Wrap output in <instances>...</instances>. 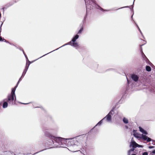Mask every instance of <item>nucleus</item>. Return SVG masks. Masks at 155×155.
Here are the masks:
<instances>
[{"mask_svg": "<svg viewBox=\"0 0 155 155\" xmlns=\"http://www.w3.org/2000/svg\"><path fill=\"white\" fill-rule=\"evenodd\" d=\"M44 134L45 136L51 140L53 144L55 143L53 141V140L56 144H55V145L57 147H64V144L66 143V140L71 139V138L65 139L60 137H56L52 135L48 131L45 130L44 131Z\"/></svg>", "mask_w": 155, "mask_h": 155, "instance_id": "f257e3e1", "label": "nucleus"}, {"mask_svg": "<svg viewBox=\"0 0 155 155\" xmlns=\"http://www.w3.org/2000/svg\"><path fill=\"white\" fill-rule=\"evenodd\" d=\"M17 87V85L14 88H12L11 94L8 96L7 101L9 104H13L14 103V102H15L16 97L15 92Z\"/></svg>", "mask_w": 155, "mask_h": 155, "instance_id": "f03ea898", "label": "nucleus"}, {"mask_svg": "<svg viewBox=\"0 0 155 155\" xmlns=\"http://www.w3.org/2000/svg\"><path fill=\"white\" fill-rule=\"evenodd\" d=\"M86 3V7L87 9L92 8V7H95L97 9H99L102 11H107V10H104L103 9L101 8L100 6L97 5L98 7H97L96 5L95 1L94 0H84Z\"/></svg>", "mask_w": 155, "mask_h": 155, "instance_id": "7ed1b4c3", "label": "nucleus"}, {"mask_svg": "<svg viewBox=\"0 0 155 155\" xmlns=\"http://www.w3.org/2000/svg\"><path fill=\"white\" fill-rule=\"evenodd\" d=\"M134 136L137 138H142L144 140H147V142L151 141V139L146 135L143 134L141 135V137L138 136L136 134H134Z\"/></svg>", "mask_w": 155, "mask_h": 155, "instance_id": "20e7f679", "label": "nucleus"}, {"mask_svg": "<svg viewBox=\"0 0 155 155\" xmlns=\"http://www.w3.org/2000/svg\"><path fill=\"white\" fill-rule=\"evenodd\" d=\"M113 112V110H111L108 114L103 119H106V120L108 122H111V116L113 115L112 112Z\"/></svg>", "mask_w": 155, "mask_h": 155, "instance_id": "39448f33", "label": "nucleus"}, {"mask_svg": "<svg viewBox=\"0 0 155 155\" xmlns=\"http://www.w3.org/2000/svg\"><path fill=\"white\" fill-rule=\"evenodd\" d=\"M70 45L76 48L80 47L78 43L75 42H72V41H70L68 43L64 45Z\"/></svg>", "mask_w": 155, "mask_h": 155, "instance_id": "423d86ee", "label": "nucleus"}, {"mask_svg": "<svg viewBox=\"0 0 155 155\" xmlns=\"http://www.w3.org/2000/svg\"><path fill=\"white\" fill-rule=\"evenodd\" d=\"M131 78L134 81L137 82L139 79V77L137 75L133 74L131 75Z\"/></svg>", "mask_w": 155, "mask_h": 155, "instance_id": "0eeeda50", "label": "nucleus"}, {"mask_svg": "<svg viewBox=\"0 0 155 155\" xmlns=\"http://www.w3.org/2000/svg\"><path fill=\"white\" fill-rule=\"evenodd\" d=\"M132 141L130 143V147L132 146L133 148H135L137 147L138 144L135 141H132Z\"/></svg>", "mask_w": 155, "mask_h": 155, "instance_id": "6e6552de", "label": "nucleus"}, {"mask_svg": "<svg viewBox=\"0 0 155 155\" xmlns=\"http://www.w3.org/2000/svg\"><path fill=\"white\" fill-rule=\"evenodd\" d=\"M139 130L143 134H147V132L144 130L143 128H142L140 127H139Z\"/></svg>", "mask_w": 155, "mask_h": 155, "instance_id": "1a4fd4ad", "label": "nucleus"}, {"mask_svg": "<svg viewBox=\"0 0 155 155\" xmlns=\"http://www.w3.org/2000/svg\"><path fill=\"white\" fill-rule=\"evenodd\" d=\"M77 139V138L75 139H74V140H73V141L74 142V147H75L76 145L78 146H79V144H80V143H79L78 142V140Z\"/></svg>", "mask_w": 155, "mask_h": 155, "instance_id": "9d476101", "label": "nucleus"}, {"mask_svg": "<svg viewBox=\"0 0 155 155\" xmlns=\"http://www.w3.org/2000/svg\"><path fill=\"white\" fill-rule=\"evenodd\" d=\"M79 36L78 35H76L72 38V41H72V42H75L76 40L79 38Z\"/></svg>", "mask_w": 155, "mask_h": 155, "instance_id": "9b49d317", "label": "nucleus"}, {"mask_svg": "<svg viewBox=\"0 0 155 155\" xmlns=\"http://www.w3.org/2000/svg\"><path fill=\"white\" fill-rule=\"evenodd\" d=\"M8 104L6 101H4L3 104V108H6L7 107Z\"/></svg>", "mask_w": 155, "mask_h": 155, "instance_id": "f8f14e48", "label": "nucleus"}, {"mask_svg": "<svg viewBox=\"0 0 155 155\" xmlns=\"http://www.w3.org/2000/svg\"><path fill=\"white\" fill-rule=\"evenodd\" d=\"M123 121L125 124H127L128 123V119L125 117H124L123 118Z\"/></svg>", "mask_w": 155, "mask_h": 155, "instance_id": "ddd939ff", "label": "nucleus"}, {"mask_svg": "<svg viewBox=\"0 0 155 155\" xmlns=\"http://www.w3.org/2000/svg\"><path fill=\"white\" fill-rule=\"evenodd\" d=\"M146 70L148 71H150L151 70V68L149 66H146Z\"/></svg>", "mask_w": 155, "mask_h": 155, "instance_id": "4468645a", "label": "nucleus"}, {"mask_svg": "<svg viewBox=\"0 0 155 155\" xmlns=\"http://www.w3.org/2000/svg\"><path fill=\"white\" fill-rule=\"evenodd\" d=\"M27 71H26V70H24L23 72V73H22V75L21 76V77H24V75H25V74L26 73V72H27Z\"/></svg>", "mask_w": 155, "mask_h": 155, "instance_id": "2eb2a0df", "label": "nucleus"}, {"mask_svg": "<svg viewBox=\"0 0 155 155\" xmlns=\"http://www.w3.org/2000/svg\"><path fill=\"white\" fill-rule=\"evenodd\" d=\"M134 148H133L132 149H130L129 151H128V153H130V152H133V151L134 150Z\"/></svg>", "mask_w": 155, "mask_h": 155, "instance_id": "dca6fc26", "label": "nucleus"}, {"mask_svg": "<svg viewBox=\"0 0 155 155\" xmlns=\"http://www.w3.org/2000/svg\"><path fill=\"white\" fill-rule=\"evenodd\" d=\"M82 30H83V28H82L79 30V31H78V34H79L81 33V32H82Z\"/></svg>", "mask_w": 155, "mask_h": 155, "instance_id": "f3484780", "label": "nucleus"}, {"mask_svg": "<svg viewBox=\"0 0 155 155\" xmlns=\"http://www.w3.org/2000/svg\"><path fill=\"white\" fill-rule=\"evenodd\" d=\"M30 64V63H29V64H28V66H26V67L25 68V70H26V71H27V70H28V68Z\"/></svg>", "mask_w": 155, "mask_h": 155, "instance_id": "a211bd4d", "label": "nucleus"}, {"mask_svg": "<svg viewBox=\"0 0 155 155\" xmlns=\"http://www.w3.org/2000/svg\"><path fill=\"white\" fill-rule=\"evenodd\" d=\"M142 155H148V153L147 152H144L143 153Z\"/></svg>", "mask_w": 155, "mask_h": 155, "instance_id": "6ab92c4d", "label": "nucleus"}, {"mask_svg": "<svg viewBox=\"0 0 155 155\" xmlns=\"http://www.w3.org/2000/svg\"><path fill=\"white\" fill-rule=\"evenodd\" d=\"M136 25L137 26V28H138V30H139V31L140 32V33L141 34V35H142V32H141V30H140V28H139V27H138V26L136 24Z\"/></svg>", "mask_w": 155, "mask_h": 155, "instance_id": "aec40b11", "label": "nucleus"}, {"mask_svg": "<svg viewBox=\"0 0 155 155\" xmlns=\"http://www.w3.org/2000/svg\"><path fill=\"white\" fill-rule=\"evenodd\" d=\"M4 40H5V41L6 40L5 39H2V38L0 36V41H4Z\"/></svg>", "mask_w": 155, "mask_h": 155, "instance_id": "412c9836", "label": "nucleus"}, {"mask_svg": "<svg viewBox=\"0 0 155 155\" xmlns=\"http://www.w3.org/2000/svg\"><path fill=\"white\" fill-rule=\"evenodd\" d=\"M137 147L142 148L143 147V146L141 145L138 144Z\"/></svg>", "mask_w": 155, "mask_h": 155, "instance_id": "4be33fe9", "label": "nucleus"}, {"mask_svg": "<svg viewBox=\"0 0 155 155\" xmlns=\"http://www.w3.org/2000/svg\"><path fill=\"white\" fill-rule=\"evenodd\" d=\"M3 24V23H2L1 26H0V32H1V31H2V25Z\"/></svg>", "mask_w": 155, "mask_h": 155, "instance_id": "5701e85b", "label": "nucleus"}, {"mask_svg": "<svg viewBox=\"0 0 155 155\" xmlns=\"http://www.w3.org/2000/svg\"><path fill=\"white\" fill-rule=\"evenodd\" d=\"M101 125V124L100 123H99V122L94 127H95L97 126V125Z\"/></svg>", "mask_w": 155, "mask_h": 155, "instance_id": "b1692460", "label": "nucleus"}, {"mask_svg": "<svg viewBox=\"0 0 155 155\" xmlns=\"http://www.w3.org/2000/svg\"><path fill=\"white\" fill-rule=\"evenodd\" d=\"M23 53L25 55L26 58L28 60V58L27 57V56L26 55V54L24 53V52L23 51Z\"/></svg>", "mask_w": 155, "mask_h": 155, "instance_id": "393cba45", "label": "nucleus"}, {"mask_svg": "<svg viewBox=\"0 0 155 155\" xmlns=\"http://www.w3.org/2000/svg\"><path fill=\"white\" fill-rule=\"evenodd\" d=\"M21 78H22V77H21V78L19 79V81H18V83H17V85H16V86H17H17H18V83H19V82L20 81H21Z\"/></svg>", "mask_w": 155, "mask_h": 155, "instance_id": "a878e982", "label": "nucleus"}, {"mask_svg": "<svg viewBox=\"0 0 155 155\" xmlns=\"http://www.w3.org/2000/svg\"><path fill=\"white\" fill-rule=\"evenodd\" d=\"M154 147H154V146H149V148L150 149H152V148H154Z\"/></svg>", "mask_w": 155, "mask_h": 155, "instance_id": "bb28decb", "label": "nucleus"}, {"mask_svg": "<svg viewBox=\"0 0 155 155\" xmlns=\"http://www.w3.org/2000/svg\"><path fill=\"white\" fill-rule=\"evenodd\" d=\"M104 119H102L99 122V123H100L101 124H102V121L103 120H104Z\"/></svg>", "mask_w": 155, "mask_h": 155, "instance_id": "cd10ccee", "label": "nucleus"}, {"mask_svg": "<svg viewBox=\"0 0 155 155\" xmlns=\"http://www.w3.org/2000/svg\"><path fill=\"white\" fill-rule=\"evenodd\" d=\"M152 153L153 154H155V150L152 151Z\"/></svg>", "mask_w": 155, "mask_h": 155, "instance_id": "c85d7f7f", "label": "nucleus"}, {"mask_svg": "<svg viewBox=\"0 0 155 155\" xmlns=\"http://www.w3.org/2000/svg\"><path fill=\"white\" fill-rule=\"evenodd\" d=\"M127 7V6L124 7H122V8H118V9H121V8H126Z\"/></svg>", "mask_w": 155, "mask_h": 155, "instance_id": "c756f323", "label": "nucleus"}, {"mask_svg": "<svg viewBox=\"0 0 155 155\" xmlns=\"http://www.w3.org/2000/svg\"><path fill=\"white\" fill-rule=\"evenodd\" d=\"M21 104H28L29 103H26V104H25V103H20Z\"/></svg>", "mask_w": 155, "mask_h": 155, "instance_id": "7c9ffc66", "label": "nucleus"}, {"mask_svg": "<svg viewBox=\"0 0 155 155\" xmlns=\"http://www.w3.org/2000/svg\"><path fill=\"white\" fill-rule=\"evenodd\" d=\"M46 54H45V55H43V56H41V57H40V58H41L42 57H43V56H44L45 55H46Z\"/></svg>", "mask_w": 155, "mask_h": 155, "instance_id": "2f4dec72", "label": "nucleus"}, {"mask_svg": "<svg viewBox=\"0 0 155 155\" xmlns=\"http://www.w3.org/2000/svg\"><path fill=\"white\" fill-rule=\"evenodd\" d=\"M131 152H130V153H128V155H130V153Z\"/></svg>", "mask_w": 155, "mask_h": 155, "instance_id": "473e14b6", "label": "nucleus"}, {"mask_svg": "<svg viewBox=\"0 0 155 155\" xmlns=\"http://www.w3.org/2000/svg\"><path fill=\"white\" fill-rule=\"evenodd\" d=\"M64 46V45H63L61 47H60V48H61V47H62ZM59 48H58V49H56V50H58V49H59Z\"/></svg>", "mask_w": 155, "mask_h": 155, "instance_id": "72a5a7b5", "label": "nucleus"}, {"mask_svg": "<svg viewBox=\"0 0 155 155\" xmlns=\"http://www.w3.org/2000/svg\"><path fill=\"white\" fill-rule=\"evenodd\" d=\"M64 46V45H63L61 47H60V48H61V47H62ZM59 48H58V49H56V50H58V49H59Z\"/></svg>", "mask_w": 155, "mask_h": 155, "instance_id": "f704fd0d", "label": "nucleus"}, {"mask_svg": "<svg viewBox=\"0 0 155 155\" xmlns=\"http://www.w3.org/2000/svg\"><path fill=\"white\" fill-rule=\"evenodd\" d=\"M64 46V45H63L61 47H60V48H61V47H62ZM59 48H58V49H56V50H58V49H59Z\"/></svg>", "mask_w": 155, "mask_h": 155, "instance_id": "c9c22d12", "label": "nucleus"}, {"mask_svg": "<svg viewBox=\"0 0 155 155\" xmlns=\"http://www.w3.org/2000/svg\"><path fill=\"white\" fill-rule=\"evenodd\" d=\"M78 151V150H76V151H72L73 152H77V151Z\"/></svg>", "mask_w": 155, "mask_h": 155, "instance_id": "e433bc0d", "label": "nucleus"}, {"mask_svg": "<svg viewBox=\"0 0 155 155\" xmlns=\"http://www.w3.org/2000/svg\"><path fill=\"white\" fill-rule=\"evenodd\" d=\"M6 100H7L6 99H5L4 100V101H5Z\"/></svg>", "mask_w": 155, "mask_h": 155, "instance_id": "4c0bfd02", "label": "nucleus"}, {"mask_svg": "<svg viewBox=\"0 0 155 155\" xmlns=\"http://www.w3.org/2000/svg\"><path fill=\"white\" fill-rule=\"evenodd\" d=\"M38 152L36 153H35L34 154H35L36 153H37Z\"/></svg>", "mask_w": 155, "mask_h": 155, "instance_id": "58836bf2", "label": "nucleus"}, {"mask_svg": "<svg viewBox=\"0 0 155 155\" xmlns=\"http://www.w3.org/2000/svg\"><path fill=\"white\" fill-rule=\"evenodd\" d=\"M84 155H85L84 154H83Z\"/></svg>", "mask_w": 155, "mask_h": 155, "instance_id": "ea45409f", "label": "nucleus"}]
</instances>
